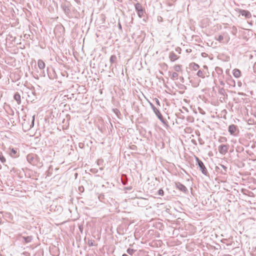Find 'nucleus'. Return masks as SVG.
Wrapping results in <instances>:
<instances>
[{
    "label": "nucleus",
    "mask_w": 256,
    "mask_h": 256,
    "mask_svg": "<svg viewBox=\"0 0 256 256\" xmlns=\"http://www.w3.org/2000/svg\"><path fill=\"white\" fill-rule=\"evenodd\" d=\"M150 108L152 110L154 113L156 114L158 118L160 120V122L164 124V126L166 128H168L169 126L168 124V122L166 120H164L161 114L160 110L156 108L150 102Z\"/></svg>",
    "instance_id": "obj_1"
},
{
    "label": "nucleus",
    "mask_w": 256,
    "mask_h": 256,
    "mask_svg": "<svg viewBox=\"0 0 256 256\" xmlns=\"http://www.w3.org/2000/svg\"><path fill=\"white\" fill-rule=\"evenodd\" d=\"M196 164L198 166L204 175L208 176V172L203 162L196 156Z\"/></svg>",
    "instance_id": "obj_2"
},
{
    "label": "nucleus",
    "mask_w": 256,
    "mask_h": 256,
    "mask_svg": "<svg viewBox=\"0 0 256 256\" xmlns=\"http://www.w3.org/2000/svg\"><path fill=\"white\" fill-rule=\"evenodd\" d=\"M135 9L136 11L138 16L141 18L144 16V10L142 7V5L140 3H136L135 6Z\"/></svg>",
    "instance_id": "obj_3"
},
{
    "label": "nucleus",
    "mask_w": 256,
    "mask_h": 256,
    "mask_svg": "<svg viewBox=\"0 0 256 256\" xmlns=\"http://www.w3.org/2000/svg\"><path fill=\"white\" fill-rule=\"evenodd\" d=\"M238 12L242 16H244L246 18H250L252 16L250 12L247 10L238 9Z\"/></svg>",
    "instance_id": "obj_4"
},
{
    "label": "nucleus",
    "mask_w": 256,
    "mask_h": 256,
    "mask_svg": "<svg viewBox=\"0 0 256 256\" xmlns=\"http://www.w3.org/2000/svg\"><path fill=\"white\" fill-rule=\"evenodd\" d=\"M228 146H229L228 145H224V144L220 145L218 146V148L220 153L222 154H225L228 152Z\"/></svg>",
    "instance_id": "obj_5"
},
{
    "label": "nucleus",
    "mask_w": 256,
    "mask_h": 256,
    "mask_svg": "<svg viewBox=\"0 0 256 256\" xmlns=\"http://www.w3.org/2000/svg\"><path fill=\"white\" fill-rule=\"evenodd\" d=\"M175 185L176 188L184 192H188L187 188L182 184H181L180 182H176Z\"/></svg>",
    "instance_id": "obj_6"
},
{
    "label": "nucleus",
    "mask_w": 256,
    "mask_h": 256,
    "mask_svg": "<svg viewBox=\"0 0 256 256\" xmlns=\"http://www.w3.org/2000/svg\"><path fill=\"white\" fill-rule=\"evenodd\" d=\"M34 118H35V116L34 115L32 117V122H31V124H29L28 121L24 122L22 123V124L23 126L26 127L27 126H28L29 125V127L28 128V129H30V128H32L34 126Z\"/></svg>",
    "instance_id": "obj_7"
},
{
    "label": "nucleus",
    "mask_w": 256,
    "mask_h": 256,
    "mask_svg": "<svg viewBox=\"0 0 256 256\" xmlns=\"http://www.w3.org/2000/svg\"><path fill=\"white\" fill-rule=\"evenodd\" d=\"M236 130H237L236 126L234 124H231V125L229 126L228 130V132L231 134L234 135Z\"/></svg>",
    "instance_id": "obj_8"
},
{
    "label": "nucleus",
    "mask_w": 256,
    "mask_h": 256,
    "mask_svg": "<svg viewBox=\"0 0 256 256\" xmlns=\"http://www.w3.org/2000/svg\"><path fill=\"white\" fill-rule=\"evenodd\" d=\"M178 56L174 52H171L169 54V58L172 62H174L178 58Z\"/></svg>",
    "instance_id": "obj_9"
},
{
    "label": "nucleus",
    "mask_w": 256,
    "mask_h": 256,
    "mask_svg": "<svg viewBox=\"0 0 256 256\" xmlns=\"http://www.w3.org/2000/svg\"><path fill=\"white\" fill-rule=\"evenodd\" d=\"M14 98L17 102L18 104H20L21 103L20 95L18 92H16L14 96Z\"/></svg>",
    "instance_id": "obj_10"
},
{
    "label": "nucleus",
    "mask_w": 256,
    "mask_h": 256,
    "mask_svg": "<svg viewBox=\"0 0 256 256\" xmlns=\"http://www.w3.org/2000/svg\"><path fill=\"white\" fill-rule=\"evenodd\" d=\"M10 156L14 158L18 156V154L16 150L12 148L10 150Z\"/></svg>",
    "instance_id": "obj_11"
},
{
    "label": "nucleus",
    "mask_w": 256,
    "mask_h": 256,
    "mask_svg": "<svg viewBox=\"0 0 256 256\" xmlns=\"http://www.w3.org/2000/svg\"><path fill=\"white\" fill-rule=\"evenodd\" d=\"M233 75L235 78H238L241 76V72L240 70L235 68L233 70Z\"/></svg>",
    "instance_id": "obj_12"
},
{
    "label": "nucleus",
    "mask_w": 256,
    "mask_h": 256,
    "mask_svg": "<svg viewBox=\"0 0 256 256\" xmlns=\"http://www.w3.org/2000/svg\"><path fill=\"white\" fill-rule=\"evenodd\" d=\"M27 160L30 164H34V156L32 154H28L26 156Z\"/></svg>",
    "instance_id": "obj_13"
},
{
    "label": "nucleus",
    "mask_w": 256,
    "mask_h": 256,
    "mask_svg": "<svg viewBox=\"0 0 256 256\" xmlns=\"http://www.w3.org/2000/svg\"><path fill=\"white\" fill-rule=\"evenodd\" d=\"M38 66L40 69L42 70L44 68L45 64L42 60H39L38 62Z\"/></svg>",
    "instance_id": "obj_14"
},
{
    "label": "nucleus",
    "mask_w": 256,
    "mask_h": 256,
    "mask_svg": "<svg viewBox=\"0 0 256 256\" xmlns=\"http://www.w3.org/2000/svg\"><path fill=\"white\" fill-rule=\"evenodd\" d=\"M62 7L66 14H68L70 12V10L68 6H67L66 4H62Z\"/></svg>",
    "instance_id": "obj_15"
},
{
    "label": "nucleus",
    "mask_w": 256,
    "mask_h": 256,
    "mask_svg": "<svg viewBox=\"0 0 256 256\" xmlns=\"http://www.w3.org/2000/svg\"><path fill=\"white\" fill-rule=\"evenodd\" d=\"M116 60H117V58H116V56L112 55V56H111L110 58V62L111 63V64H113L116 62Z\"/></svg>",
    "instance_id": "obj_16"
},
{
    "label": "nucleus",
    "mask_w": 256,
    "mask_h": 256,
    "mask_svg": "<svg viewBox=\"0 0 256 256\" xmlns=\"http://www.w3.org/2000/svg\"><path fill=\"white\" fill-rule=\"evenodd\" d=\"M178 75L177 72H174L172 73V74L171 75V78L172 80H177L178 78Z\"/></svg>",
    "instance_id": "obj_17"
},
{
    "label": "nucleus",
    "mask_w": 256,
    "mask_h": 256,
    "mask_svg": "<svg viewBox=\"0 0 256 256\" xmlns=\"http://www.w3.org/2000/svg\"><path fill=\"white\" fill-rule=\"evenodd\" d=\"M23 238H24V242H26V243L30 242L32 240V236H24Z\"/></svg>",
    "instance_id": "obj_18"
},
{
    "label": "nucleus",
    "mask_w": 256,
    "mask_h": 256,
    "mask_svg": "<svg viewBox=\"0 0 256 256\" xmlns=\"http://www.w3.org/2000/svg\"><path fill=\"white\" fill-rule=\"evenodd\" d=\"M196 74L198 77H200L202 78H204L205 77L204 72L200 70Z\"/></svg>",
    "instance_id": "obj_19"
},
{
    "label": "nucleus",
    "mask_w": 256,
    "mask_h": 256,
    "mask_svg": "<svg viewBox=\"0 0 256 256\" xmlns=\"http://www.w3.org/2000/svg\"><path fill=\"white\" fill-rule=\"evenodd\" d=\"M220 166L222 168V170H221V173L226 174L227 172V167L223 164H220Z\"/></svg>",
    "instance_id": "obj_20"
},
{
    "label": "nucleus",
    "mask_w": 256,
    "mask_h": 256,
    "mask_svg": "<svg viewBox=\"0 0 256 256\" xmlns=\"http://www.w3.org/2000/svg\"><path fill=\"white\" fill-rule=\"evenodd\" d=\"M181 69H182V65L177 64L174 66V70L176 72H180L181 70Z\"/></svg>",
    "instance_id": "obj_21"
},
{
    "label": "nucleus",
    "mask_w": 256,
    "mask_h": 256,
    "mask_svg": "<svg viewBox=\"0 0 256 256\" xmlns=\"http://www.w3.org/2000/svg\"><path fill=\"white\" fill-rule=\"evenodd\" d=\"M135 252L136 250L130 248H128L126 250V252L130 256H132Z\"/></svg>",
    "instance_id": "obj_22"
},
{
    "label": "nucleus",
    "mask_w": 256,
    "mask_h": 256,
    "mask_svg": "<svg viewBox=\"0 0 256 256\" xmlns=\"http://www.w3.org/2000/svg\"><path fill=\"white\" fill-rule=\"evenodd\" d=\"M0 161L4 164L6 162V160L4 156L2 155V152L0 151Z\"/></svg>",
    "instance_id": "obj_23"
},
{
    "label": "nucleus",
    "mask_w": 256,
    "mask_h": 256,
    "mask_svg": "<svg viewBox=\"0 0 256 256\" xmlns=\"http://www.w3.org/2000/svg\"><path fill=\"white\" fill-rule=\"evenodd\" d=\"M192 64V68L194 70H196L200 68L199 65L197 64L193 63Z\"/></svg>",
    "instance_id": "obj_24"
},
{
    "label": "nucleus",
    "mask_w": 256,
    "mask_h": 256,
    "mask_svg": "<svg viewBox=\"0 0 256 256\" xmlns=\"http://www.w3.org/2000/svg\"><path fill=\"white\" fill-rule=\"evenodd\" d=\"M88 244L90 246H95V241L92 240H88Z\"/></svg>",
    "instance_id": "obj_25"
},
{
    "label": "nucleus",
    "mask_w": 256,
    "mask_h": 256,
    "mask_svg": "<svg viewBox=\"0 0 256 256\" xmlns=\"http://www.w3.org/2000/svg\"><path fill=\"white\" fill-rule=\"evenodd\" d=\"M218 141L220 142H226L227 141V139H226V137L221 136L219 138Z\"/></svg>",
    "instance_id": "obj_26"
},
{
    "label": "nucleus",
    "mask_w": 256,
    "mask_h": 256,
    "mask_svg": "<svg viewBox=\"0 0 256 256\" xmlns=\"http://www.w3.org/2000/svg\"><path fill=\"white\" fill-rule=\"evenodd\" d=\"M216 40L220 42H222L224 40V36L222 35H220L218 38H216Z\"/></svg>",
    "instance_id": "obj_27"
},
{
    "label": "nucleus",
    "mask_w": 256,
    "mask_h": 256,
    "mask_svg": "<svg viewBox=\"0 0 256 256\" xmlns=\"http://www.w3.org/2000/svg\"><path fill=\"white\" fill-rule=\"evenodd\" d=\"M113 111L117 116H118L119 114H120V110L117 108L113 109Z\"/></svg>",
    "instance_id": "obj_28"
},
{
    "label": "nucleus",
    "mask_w": 256,
    "mask_h": 256,
    "mask_svg": "<svg viewBox=\"0 0 256 256\" xmlns=\"http://www.w3.org/2000/svg\"><path fill=\"white\" fill-rule=\"evenodd\" d=\"M78 190L80 192H84V188L82 186H81L78 187Z\"/></svg>",
    "instance_id": "obj_29"
},
{
    "label": "nucleus",
    "mask_w": 256,
    "mask_h": 256,
    "mask_svg": "<svg viewBox=\"0 0 256 256\" xmlns=\"http://www.w3.org/2000/svg\"><path fill=\"white\" fill-rule=\"evenodd\" d=\"M158 194L160 196H164V190H163L162 189H160V190H158Z\"/></svg>",
    "instance_id": "obj_30"
},
{
    "label": "nucleus",
    "mask_w": 256,
    "mask_h": 256,
    "mask_svg": "<svg viewBox=\"0 0 256 256\" xmlns=\"http://www.w3.org/2000/svg\"><path fill=\"white\" fill-rule=\"evenodd\" d=\"M198 110H199V112L202 114H206V112H204V111L202 108H198Z\"/></svg>",
    "instance_id": "obj_31"
},
{
    "label": "nucleus",
    "mask_w": 256,
    "mask_h": 256,
    "mask_svg": "<svg viewBox=\"0 0 256 256\" xmlns=\"http://www.w3.org/2000/svg\"><path fill=\"white\" fill-rule=\"evenodd\" d=\"M155 100H156V104L160 106V102L159 100L156 98H155Z\"/></svg>",
    "instance_id": "obj_32"
},
{
    "label": "nucleus",
    "mask_w": 256,
    "mask_h": 256,
    "mask_svg": "<svg viewBox=\"0 0 256 256\" xmlns=\"http://www.w3.org/2000/svg\"><path fill=\"white\" fill-rule=\"evenodd\" d=\"M176 51L178 52V53H180L181 48H179V47H177L176 48Z\"/></svg>",
    "instance_id": "obj_33"
},
{
    "label": "nucleus",
    "mask_w": 256,
    "mask_h": 256,
    "mask_svg": "<svg viewBox=\"0 0 256 256\" xmlns=\"http://www.w3.org/2000/svg\"><path fill=\"white\" fill-rule=\"evenodd\" d=\"M224 92V90L223 88H222L220 90V93L221 94H223Z\"/></svg>",
    "instance_id": "obj_34"
},
{
    "label": "nucleus",
    "mask_w": 256,
    "mask_h": 256,
    "mask_svg": "<svg viewBox=\"0 0 256 256\" xmlns=\"http://www.w3.org/2000/svg\"><path fill=\"white\" fill-rule=\"evenodd\" d=\"M48 76L49 78L50 79H54V76H52V75H50L48 74Z\"/></svg>",
    "instance_id": "obj_35"
},
{
    "label": "nucleus",
    "mask_w": 256,
    "mask_h": 256,
    "mask_svg": "<svg viewBox=\"0 0 256 256\" xmlns=\"http://www.w3.org/2000/svg\"><path fill=\"white\" fill-rule=\"evenodd\" d=\"M27 118V115H25L24 116V122H26L27 120H26V118Z\"/></svg>",
    "instance_id": "obj_36"
},
{
    "label": "nucleus",
    "mask_w": 256,
    "mask_h": 256,
    "mask_svg": "<svg viewBox=\"0 0 256 256\" xmlns=\"http://www.w3.org/2000/svg\"><path fill=\"white\" fill-rule=\"evenodd\" d=\"M220 85H222V86H224V83L222 81H221V82H220Z\"/></svg>",
    "instance_id": "obj_37"
},
{
    "label": "nucleus",
    "mask_w": 256,
    "mask_h": 256,
    "mask_svg": "<svg viewBox=\"0 0 256 256\" xmlns=\"http://www.w3.org/2000/svg\"><path fill=\"white\" fill-rule=\"evenodd\" d=\"M118 28H120V29H122V26L120 24V23L118 24Z\"/></svg>",
    "instance_id": "obj_38"
},
{
    "label": "nucleus",
    "mask_w": 256,
    "mask_h": 256,
    "mask_svg": "<svg viewBox=\"0 0 256 256\" xmlns=\"http://www.w3.org/2000/svg\"><path fill=\"white\" fill-rule=\"evenodd\" d=\"M126 188L127 190H132V187H128V188Z\"/></svg>",
    "instance_id": "obj_39"
},
{
    "label": "nucleus",
    "mask_w": 256,
    "mask_h": 256,
    "mask_svg": "<svg viewBox=\"0 0 256 256\" xmlns=\"http://www.w3.org/2000/svg\"><path fill=\"white\" fill-rule=\"evenodd\" d=\"M253 115L256 118V112L254 113Z\"/></svg>",
    "instance_id": "obj_40"
},
{
    "label": "nucleus",
    "mask_w": 256,
    "mask_h": 256,
    "mask_svg": "<svg viewBox=\"0 0 256 256\" xmlns=\"http://www.w3.org/2000/svg\"><path fill=\"white\" fill-rule=\"evenodd\" d=\"M198 141L200 142V144H202V143L201 142L202 140L201 139H198Z\"/></svg>",
    "instance_id": "obj_41"
},
{
    "label": "nucleus",
    "mask_w": 256,
    "mask_h": 256,
    "mask_svg": "<svg viewBox=\"0 0 256 256\" xmlns=\"http://www.w3.org/2000/svg\"><path fill=\"white\" fill-rule=\"evenodd\" d=\"M122 256H128L126 254H124L122 255Z\"/></svg>",
    "instance_id": "obj_42"
},
{
    "label": "nucleus",
    "mask_w": 256,
    "mask_h": 256,
    "mask_svg": "<svg viewBox=\"0 0 256 256\" xmlns=\"http://www.w3.org/2000/svg\"><path fill=\"white\" fill-rule=\"evenodd\" d=\"M2 223V220L0 218V224Z\"/></svg>",
    "instance_id": "obj_43"
},
{
    "label": "nucleus",
    "mask_w": 256,
    "mask_h": 256,
    "mask_svg": "<svg viewBox=\"0 0 256 256\" xmlns=\"http://www.w3.org/2000/svg\"><path fill=\"white\" fill-rule=\"evenodd\" d=\"M2 78V74H1V73L0 72V78Z\"/></svg>",
    "instance_id": "obj_44"
},
{
    "label": "nucleus",
    "mask_w": 256,
    "mask_h": 256,
    "mask_svg": "<svg viewBox=\"0 0 256 256\" xmlns=\"http://www.w3.org/2000/svg\"><path fill=\"white\" fill-rule=\"evenodd\" d=\"M80 228V230H81V231H82V228H81L80 226V228Z\"/></svg>",
    "instance_id": "obj_45"
},
{
    "label": "nucleus",
    "mask_w": 256,
    "mask_h": 256,
    "mask_svg": "<svg viewBox=\"0 0 256 256\" xmlns=\"http://www.w3.org/2000/svg\"><path fill=\"white\" fill-rule=\"evenodd\" d=\"M254 124H256V122H254Z\"/></svg>",
    "instance_id": "obj_46"
},
{
    "label": "nucleus",
    "mask_w": 256,
    "mask_h": 256,
    "mask_svg": "<svg viewBox=\"0 0 256 256\" xmlns=\"http://www.w3.org/2000/svg\"><path fill=\"white\" fill-rule=\"evenodd\" d=\"M2 212H0V214H2Z\"/></svg>",
    "instance_id": "obj_47"
}]
</instances>
